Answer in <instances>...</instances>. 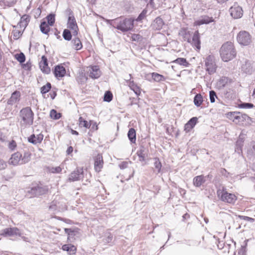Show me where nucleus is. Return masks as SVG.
<instances>
[{
    "instance_id": "obj_49",
    "label": "nucleus",
    "mask_w": 255,
    "mask_h": 255,
    "mask_svg": "<svg viewBox=\"0 0 255 255\" xmlns=\"http://www.w3.org/2000/svg\"><path fill=\"white\" fill-rule=\"evenodd\" d=\"M48 171L52 173H59L61 172L62 168L60 166L51 167L48 168Z\"/></svg>"
},
{
    "instance_id": "obj_10",
    "label": "nucleus",
    "mask_w": 255,
    "mask_h": 255,
    "mask_svg": "<svg viewBox=\"0 0 255 255\" xmlns=\"http://www.w3.org/2000/svg\"><path fill=\"white\" fill-rule=\"evenodd\" d=\"M230 14L235 19L240 18L243 15V10L240 6L235 4L229 9Z\"/></svg>"
},
{
    "instance_id": "obj_31",
    "label": "nucleus",
    "mask_w": 255,
    "mask_h": 255,
    "mask_svg": "<svg viewBox=\"0 0 255 255\" xmlns=\"http://www.w3.org/2000/svg\"><path fill=\"white\" fill-rule=\"evenodd\" d=\"M179 34L182 37L184 41H186L188 42H191L190 31L186 29H182L179 31Z\"/></svg>"
},
{
    "instance_id": "obj_32",
    "label": "nucleus",
    "mask_w": 255,
    "mask_h": 255,
    "mask_svg": "<svg viewBox=\"0 0 255 255\" xmlns=\"http://www.w3.org/2000/svg\"><path fill=\"white\" fill-rule=\"evenodd\" d=\"M31 153L28 151H24L22 153L21 157V164H23L28 163L31 159Z\"/></svg>"
},
{
    "instance_id": "obj_18",
    "label": "nucleus",
    "mask_w": 255,
    "mask_h": 255,
    "mask_svg": "<svg viewBox=\"0 0 255 255\" xmlns=\"http://www.w3.org/2000/svg\"><path fill=\"white\" fill-rule=\"evenodd\" d=\"M164 25L163 19L160 17H157L153 21L151 26L153 29L155 30H159L161 29Z\"/></svg>"
},
{
    "instance_id": "obj_16",
    "label": "nucleus",
    "mask_w": 255,
    "mask_h": 255,
    "mask_svg": "<svg viewBox=\"0 0 255 255\" xmlns=\"http://www.w3.org/2000/svg\"><path fill=\"white\" fill-rule=\"evenodd\" d=\"M22 157V152H16L11 155L9 159V163L13 165H17L21 164V157Z\"/></svg>"
},
{
    "instance_id": "obj_28",
    "label": "nucleus",
    "mask_w": 255,
    "mask_h": 255,
    "mask_svg": "<svg viewBox=\"0 0 255 255\" xmlns=\"http://www.w3.org/2000/svg\"><path fill=\"white\" fill-rule=\"evenodd\" d=\"M214 21L212 17H209L207 15L202 16L201 18L195 21V23L197 25H200L204 24H208Z\"/></svg>"
},
{
    "instance_id": "obj_41",
    "label": "nucleus",
    "mask_w": 255,
    "mask_h": 255,
    "mask_svg": "<svg viewBox=\"0 0 255 255\" xmlns=\"http://www.w3.org/2000/svg\"><path fill=\"white\" fill-rule=\"evenodd\" d=\"M79 126L81 127H85L86 128H89L91 125L86 120H85L82 117L79 119Z\"/></svg>"
},
{
    "instance_id": "obj_25",
    "label": "nucleus",
    "mask_w": 255,
    "mask_h": 255,
    "mask_svg": "<svg viewBox=\"0 0 255 255\" xmlns=\"http://www.w3.org/2000/svg\"><path fill=\"white\" fill-rule=\"evenodd\" d=\"M54 200L56 201V204L58 208V211L62 212L66 210L67 206L64 199L58 197Z\"/></svg>"
},
{
    "instance_id": "obj_43",
    "label": "nucleus",
    "mask_w": 255,
    "mask_h": 255,
    "mask_svg": "<svg viewBox=\"0 0 255 255\" xmlns=\"http://www.w3.org/2000/svg\"><path fill=\"white\" fill-rule=\"evenodd\" d=\"M65 232L67 234L68 236V239L70 238H73V236L76 235L78 233V231L77 230H73L71 229L65 228L64 229Z\"/></svg>"
},
{
    "instance_id": "obj_8",
    "label": "nucleus",
    "mask_w": 255,
    "mask_h": 255,
    "mask_svg": "<svg viewBox=\"0 0 255 255\" xmlns=\"http://www.w3.org/2000/svg\"><path fill=\"white\" fill-rule=\"evenodd\" d=\"M237 39L240 44L247 46L252 42V36L246 31H241L238 34Z\"/></svg>"
},
{
    "instance_id": "obj_1",
    "label": "nucleus",
    "mask_w": 255,
    "mask_h": 255,
    "mask_svg": "<svg viewBox=\"0 0 255 255\" xmlns=\"http://www.w3.org/2000/svg\"><path fill=\"white\" fill-rule=\"evenodd\" d=\"M107 24L123 32L131 30L134 20L131 18L118 17L114 19H106Z\"/></svg>"
},
{
    "instance_id": "obj_7",
    "label": "nucleus",
    "mask_w": 255,
    "mask_h": 255,
    "mask_svg": "<svg viewBox=\"0 0 255 255\" xmlns=\"http://www.w3.org/2000/svg\"><path fill=\"white\" fill-rule=\"evenodd\" d=\"M67 28L72 31V34L74 36H76L78 35L79 28L73 13L71 10L69 11L68 18Z\"/></svg>"
},
{
    "instance_id": "obj_42",
    "label": "nucleus",
    "mask_w": 255,
    "mask_h": 255,
    "mask_svg": "<svg viewBox=\"0 0 255 255\" xmlns=\"http://www.w3.org/2000/svg\"><path fill=\"white\" fill-rule=\"evenodd\" d=\"M50 117L54 120H58L61 117V114L58 113L56 110L52 109L50 113Z\"/></svg>"
},
{
    "instance_id": "obj_60",
    "label": "nucleus",
    "mask_w": 255,
    "mask_h": 255,
    "mask_svg": "<svg viewBox=\"0 0 255 255\" xmlns=\"http://www.w3.org/2000/svg\"><path fill=\"white\" fill-rule=\"evenodd\" d=\"M221 173L222 174V175L228 177V175H229V173L227 172V171L225 169L223 168L221 170Z\"/></svg>"
},
{
    "instance_id": "obj_38",
    "label": "nucleus",
    "mask_w": 255,
    "mask_h": 255,
    "mask_svg": "<svg viewBox=\"0 0 255 255\" xmlns=\"http://www.w3.org/2000/svg\"><path fill=\"white\" fill-rule=\"evenodd\" d=\"M193 102L196 106L198 107H200L203 102V99L202 95L201 94H197L194 98Z\"/></svg>"
},
{
    "instance_id": "obj_24",
    "label": "nucleus",
    "mask_w": 255,
    "mask_h": 255,
    "mask_svg": "<svg viewBox=\"0 0 255 255\" xmlns=\"http://www.w3.org/2000/svg\"><path fill=\"white\" fill-rule=\"evenodd\" d=\"M89 71V76L93 79H97L101 76V71L98 66L91 67Z\"/></svg>"
},
{
    "instance_id": "obj_62",
    "label": "nucleus",
    "mask_w": 255,
    "mask_h": 255,
    "mask_svg": "<svg viewBox=\"0 0 255 255\" xmlns=\"http://www.w3.org/2000/svg\"><path fill=\"white\" fill-rule=\"evenodd\" d=\"M73 151V148L72 146H69L68 147L67 149V151H66V153L67 154H71Z\"/></svg>"
},
{
    "instance_id": "obj_64",
    "label": "nucleus",
    "mask_w": 255,
    "mask_h": 255,
    "mask_svg": "<svg viewBox=\"0 0 255 255\" xmlns=\"http://www.w3.org/2000/svg\"><path fill=\"white\" fill-rule=\"evenodd\" d=\"M154 0H149V3L147 4V5H150L152 8H153L154 6Z\"/></svg>"
},
{
    "instance_id": "obj_59",
    "label": "nucleus",
    "mask_w": 255,
    "mask_h": 255,
    "mask_svg": "<svg viewBox=\"0 0 255 255\" xmlns=\"http://www.w3.org/2000/svg\"><path fill=\"white\" fill-rule=\"evenodd\" d=\"M132 90L137 95H139L140 94V91L139 88L138 86H135L134 87H133Z\"/></svg>"
},
{
    "instance_id": "obj_39",
    "label": "nucleus",
    "mask_w": 255,
    "mask_h": 255,
    "mask_svg": "<svg viewBox=\"0 0 255 255\" xmlns=\"http://www.w3.org/2000/svg\"><path fill=\"white\" fill-rule=\"evenodd\" d=\"M72 34L70 29H65L63 32V37L65 40L70 41L72 39Z\"/></svg>"
},
{
    "instance_id": "obj_47",
    "label": "nucleus",
    "mask_w": 255,
    "mask_h": 255,
    "mask_svg": "<svg viewBox=\"0 0 255 255\" xmlns=\"http://www.w3.org/2000/svg\"><path fill=\"white\" fill-rule=\"evenodd\" d=\"M56 201L53 200L50 204V206H49V209L51 212H53L54 213H56L57 212H59V211H58V208L56 206Z\"/></svg>"
},
{
    "instance_id": "obj_45",
    "label": "nucleus",
    "mask_w": 255,
    "mask_h": 255,
    "mask_svg": "<svg viewBox=\"0 0 255 255\" xmlns=\"http://www.w3.org/2000/svg\"><path fill=\"white\" fill-rule=\"evenodd\" d=\"M113 94L110 91H107L105 92L104 96V101L107 102H111L113 99Z\"/></svg>"
},
{
    "instance_id": "obj_20",
    "label": "nucleus",
    "mask_w": 255,
    "mask_h": 255,
    "mask_svg": "<svg viewBox=\"0 0 255 255\" xmlns=\"http://www.w3.org/2000/svg\"><path fill=\"white\" fill-rule=\"evenodd\" d=\"M41 58L42 61L39 63L41 70L43 73L49 74L50 72V69L48 67L47 59L45 56H42Z\"/></svg>"
},
{
    "instance_id": "obj_13",
    "label": "nucleus",
    "mask_w": 255,
    "mask_h": 255,
    "mask_svg": "<svg viewBox=\"0 0 255 255\" xmlns=\"http://www.w3.org/2000/svg\"><path fill=\"white\" fill-rule=\"evenodd\" d=\"M19 234V230L17 228H7L1 230L0 235L4 237H11Z\"/></svg>"
},
{
    "instance_id": "obj_19",
    "label": "nucleus",
    "mask_w": 255,
    "mask_h": 255,
    "mask_svg": "<svg viewBox=\"0 0 255 255\" xmlns=\"http://www.w3.org/2000/svg\"><path fill=\"white\" fill-rule=\"evenodd\" d=\"M232 82V80L227 77H222L217 82V86L219 89H222L228 86Z\"/></svg>"
},
{
    "instance_id": "obj_46",
    "label": "nucleus",
    "mask_w": 255,
    "mask_h": 255,
    "mask_svg": "<svg viewBox=\"0 0 255 255\" xmlns=\"http://www.w3.org/2000/svg\"><path fill=\"white\" fill-rule=\"evenodd\" d=\"M51 88V85L50 83L48 82L45 85L43 86L41 88V93L44 94L48 92Z\"/></svg>"
},
{
    "instance_id": "obj_11",
    "label": "nucleus",
    "mask_w": 255,
    "mask_h": 255,
    "mask_svg": "<svg viewBox=\"0 0 255 255\" xmlns=\"http://www.w3.org/2000/svg\"><path fill=\"white\" fill-rule=\"evenodd\" d=\"M83 168H77L69 175L68 180L70 182H73L80 180L83 179Z\"/></svg>"
},
{
    "instance_id": "obj_9",
    "label": "nucleus",
    "mask_w": 255,
    "mask_h": 255,
    "mask_svg": "<svg viewBox=\"0 0 255 255\" xmlns=\"http://www.w3.org/2000/svg\"><path fill=\"white\" fill-rule=\"evenodd\" d=\"M48 190L47 186L40 184L32 187L28 191V193L31 195L30 197H32L45 194L48 192Z\"/></svg>"
},
{
    "instance_id": "obj_51",
    "label": "nucleus",
    "mask_w": 255,
    "mask_h": 255,
    "mask_svg": "<svg viewBox=\"0 0 255 255\" xmlns=\"http://www.w3.org/2000/svg\"><path fill=\"white\" fill-rule=\"evenodd\" d=\"M239 107L243 109H251L254 107V105L250 103H242L239 105Z\"/></svg>"
},
{
    "instance_id": "obj_21",
    "label": "nucleus",
    "mask_w": 255,
    "mask_h": 255,
    "mask_svg": "<svg viewBox=\"0 0 255 255\" xmlns=\"http://www.w3.org/2000/svg\"><path fill=\"white\" fill-rule=\"evenodd\" d=\"M148 150L143 146H141L137 151L136 154L139 157L140 162L145 161L146 157L147 156Z\"/></svg>"
},
{
    "instance_id": "obj_17",
    "label": "nucleus",
    "mask_w": 255,
    "mask_h": 255,
    "mask_svg": "<svg viewBox=\"0 0 255 255\" xmlns=\"http://www.w3.org/2000/svg\"><path fill=\"white\" fill-rule=\"evenodd\" d=\"M191 43V44L195 47L197 50H200L201 46H200V35L198 31H196L192 38V40H191V42H190Z\"/></svg>"
},
{
    "instance_id": "obj_58",
    "label": "nucleus",
    "mask_w": 255,
    "mask_h": 255,
    "mask_svg": "<svg viewBox=\"0 0 255 255\" xmlns=\"http://www.w3.org/2000/svg\"><path fill=\"white\" fill-rule=\"evenodd\" d=\"M240 218H242L244 220L249 221L251 222H253L255 221L254 219L247 216H241Z\"/></svg>"
},
{
    "instance_id": "obj_40",
    "label": "nucleus",
    "mask_w": 255,
    "mask_h": 255,
    "mask_svg": "<svg viewBox=\"0 0 255 255\" xmlns=\"http://www.w3.org/2000/svg\"><path fill=\"white\" fill-rule=\"evenodd\" d=\"M55 15L54 13H50L46 16L47 24L50 26L53 25L55 21Z\"/></svg>"
},
{
    "instance_id": "obj_15",
    "label": "nucleus",
    "mask_w": 255,
    "mask_h": 255,
    "mask_svg": "<svg viewBox=\"0 0 255 255\" xmlns=\"http://www.w3.org/2000/svg\"><path fill=\"white\" fill-rule=\"evenodd\" d=\"M21 94L19 91H15L13 92L11 95L10 98L7 100L8 105H13L18 103L20 98Z\"/></svg>"
},
{
    "instance_id": "obj_30",
    "label": "nucleus",
    "mask_w": 255,
    "mask_h": 255,
    "mask_svg": "<svg viewBox=\"0 0 255 255\" xmlns=\"http://www.w3.org/2000/svg\"><path fill=\"white\" fill-rule=\"evenodd\" d=\"M150 75L151 76L152 79L156 82H160L166 80V78L164 76L157 73H151L150 75H148L147 77L150 76Z\"/></svg>"
},
{
    "instance_id": "obj_14",
    "label": "nucleus",
    "mask_w": 255,
    "mask_h": 255,
    "mask_svg": "<svg viewBox=\"0 0 255 255\" xmlns=\"http://www.w3.org/2000/svg\"><path fill=\"white\" fill-rule=\"evenodd\" d=\"M44 135L41 133H39L37 135L35 134H31L29 137H28V141L33 144H37L40 143L43 139Z\"/></svg>"
},
{
    "instance_id": "obj_36",
    "label": "nucleus",
    "mask_w": 255,
    "mask_h": 255,
    "mask_svg": "<svg viewBox=\"0 0 255 255\" xmlns=\"http://www.w3.org/2000/svg\"><path fill=\"white\" fill-rule=\"evenodd\" d=\"M172 62L181 66H183L185 67H188L190 65V63L184 58H178L174 60Z\"/></svg>"
},
{
    "instance_id": "obj_50",
    "label": "nucleus",
    "mask_w": 255,
    "mask_h": 255,
    "mask_svg": "<svg viewBox=\"0 0 255 255\" xmlns=\"http://www.w3.org/2000/svg\"><path fill=\"white\" fill-rule=\"evenodd\" d=\"M147 10L146 9H144L139 14L138 16L137 17L136 20L137 21H141L143 19L146 15Z\"/></svg>"
},
{
    "instance_id": "obj_4",
    "label": "nucleus",
    "mask_w": 255,
    "mask_h": 255,
    "mask_svg": "<svg viewBox=\"0 0 255 255\" xmlns=\"http://www.w3.org/2000/svg\"><path fill=\"white\" fill-rule=\"evenodd\" d=\"M217 194L218 198L223 202L230 204H234L237 200V197L235 194L229 193L227 191L226 188L223 187L218 189Z\"/></svg>"
},
{
    "instance_id": "obj_27",
    "label": "nucleus",
    "mask_w": 255,
    "mask_h": 255,
    "mask_svg": "<svg viewBox=\"0 0 255 255\" xmlns=\"http://www.w3.org/2000/svg\"><path fill=\"white\" fill-rule=\"evenodd\" d=\"M154 163L153 165L154 167L153 168V172L157 175L160 173L161 171V167L162 164L159 160V159L157 157H155L153 158Z\"/></svg>"
},
{
    "instance_id": "obj_56",
    "label": "nucleus",
    "mask_w": 255,
    "mask_h": 255,
    "mask_svg": "<svg viewBox=\"0 0 255 255\" xmlns=\"http://www.w3.org/2000/svg\"><path fill=\"white\" fill-rule=\"evenodd\" d=\"M16 147V143L14 140L11 141L8 144V147L11 150H14Z\"/></svg>"
},
{
    "instance_id": "obj_22",
    "label": "nucleus",
    "mask_w": 255,
    "mask_h": 255,
    "mask_svg": "<svg viewBox=\"0 0 255 255\" xmlns=\"http://www.w3.org/2000/svg\"><path fill=\"white\" fill-rule=\"evenodd\" d=\"M54 74L56 78H62L66 74L65 68L63 66L57 65L54 68Z\"/></svg>"
},
{
    "instance_id": "obj_53",
    "label": "nucleus",
    "mask_w": 255,
    "mask_h": 255,
    "mask_svg": "<svg viewBox=\"0 0 255 255\" xmlns=\"http://www.w3.org/2000/svg\"><path fill=\"white\" fill-rule=\"evenodd\" d=\"M248 241H245V245L244 246H242L241 249L238 251V254L239 255H246V246L247 245Z\"/></svg>"
},
{
    "instance_id": "obj_23",
    "label": "nucleus",
    "mask_w": 255,
    "mask_h": 255,
    "mask_svg": "<svg viewBox=\"0 0 255 255\" xmlns=\"http://www.w3.org/2000/svg\"><path fill=\"white\" fill-rule=\"evenodd\" d=\"M198 122L197 117H193L185 125L184 130L186 132L190 131L196 125Z\"/></svg>"
},
{
    "instance_id": "obj_33",
    "label": "nucleus",
    "mask_w": 255,
    "mask_h": 255,
    "mask_svg": "<svg viewBox=\"0 0 255 255\" xmlns=\"http://www.w3.org/2000/svg\"><path fill=\"white\" fill-rule=\"evenodd\" d=\"M30 19L28 15L24 14L20 18V21L18 23L20 27L25 28L28 24Z\"/></svg>"
},
{
    "instance_id": "obj_2",
    "label": "nucleus",
    "mask_w": 255,
    "mask_h": 255,
    "mask_svg": "<svg viewBox=\"0 0 255 255\" xmlns=\"http://www.w3.org/2000/svg\"><path fill=\"white\" fill-rule=\"evenodd\" d=\"M19 118L21 127H29L33 124L34 113L30 107H25L19 111Z\"/></svg>"
},
{
    "instance_id": "obj_35",
    "label": "nucleus",
    "mask_w": 255,
    "mask_h": 255,
    "mask_svg": "<svg viewBox=\"0 0 255 255\" xmlns=\"http://www.w3.org/2000/svg\"><path fill=\"white\" fill-rule=\"evenodd\" d=\"M50 26L45 21H42L40 25V31L43 34H48L50 29Z\"/></svg>"
},
{
    "instance_id": "obj_48",
    "label": "nucleus",
    "mask_w": 255,
    "mask_h": 255,
    "mask_svg": "<svg viewBox=\"0 0 255 255\" xmlns=\"http://www.w3.org/2000/svg\"><path fill=\"white\" fill-rule=\"evenodd\" d=\"M209 97H210V100L211 103H213L215 102L216 98L218 99L216 93L213 91L211 90L209 92Z\"/></svg>"
},
{
    "instance_id": "obj_34",
    "label": "nucleus",
    "mask_w": 255,
    "mask_h": 255,
    "mask_svg": "<svg viewBox=\"0 0 255 255\" xmlns=\"http://www.w3.org/2000/svg\"><path fill=\"white\" fill-rule=\"evenodd\" d=\"M71 42L73 44V48L76 50H80L83 47L82 43L78 37L73 38V39H72Z\"/></svg>"
},
{
    "instance_id": "obj_3",
    "label": "nucleus",
    "mask_w": 255,
    "mask_h": 255,
    "mask_svg": "<svg viewBox=\"0 0 255 255\" xmlns=\"http://www.w3.org/2000/svg\"><path fill=\"white\" fill-rule=\"evenodd\" d=\"M220 53L222 60L225 62H228L233 59L236 55V51L233 43L229 41L222 45Z\"/></svg>"
},
{
    "instance_id": "obj_44",
    "label": "nucleus",
    "mask_w": 255,
    "mask_h": 255,
    "mask_svg": "<svg viewBox=\"0 0 255 255\" xmlns=\"http://www.w3.org/2000/svg\"><path fill=\"white\" fill-rule=\"evenodd\" d=\"M14 57L20 63H22L25 61V56L22 52L15 54Z\"/></svg>"
},
{
    "instance_id": "obj_61",
    "label": "nucleus",
    "mask_w": 255,
    "mask_h": 255,
    "mask_svg": "<svg viewBox=\"0 0 255 255\" xmlns=\"http://www.w3.org/2000/svg\"><path fill=\"white\" fill-rule=\"evenodd\" d=\"M50 97L52 99H54L57 95L56 92L52 91L50 93Z\"/></svg>"
},
{
    "instance_id": "obj_52",
    "label": "nucleus",
    "mask_w": 255,
    "mask_h": 255,
    "mask_svg": "<svg viewBox=\"0 0 255 255\" xmlns=\"http://www.w3.org/2000/svg\"><path fill=\"white\" fill-rule=\"evenodd\" d=\"M13 35V38L15 40L18 39L22 34V32L19 30H13L12 31Z\"/></svg>"
},
{
    "instance_id": "obj_54",
    "label": "nucleus",
    "mask_w": 255,
    "mask_h": 255,
    "mask_svg": "<svg viewBox=\"0 0 255 255\" xmlns=\"http://www.w3.org/2000/svg\"><path fill=\"white\" fill-rule=\"evenodd\" d=\"M232 94L231 93V89H229L228 90H226L224 92V97L226 98H227L228 99L232 98Z\"/></svg>"
},
{
    "instance_id": "obj_57",
    "label": "nucleus",
    "mask_w": 255,
    "mask_h": 255,
    "mask_svg": "<svg viewBox=\"0 0 255 255\" xmlns=\"http://www.w3.org/2000/svg\"><path fill=\"white\" fill-rule=\"evenodd\" d=\"M128 163L127 161H123L120 164L119 167L121 169H124L128 167Z\"/></svg>"
},
{
    "instance_id": "obj_37",
    "label": "nucleus",
    "mask_w": 255,
    "mask_h": 255,
    "mask_svg": "<svg viewBox=\"0 0 255 255\" xmlns=\"http://www.w3.org/2000/svg\"><path fill=\"white\" fill-rule=\"evenodd\" d=\"M128 136L131 143H134L136 141V131L133 128H130L128 133Z\"/></svg>"
},
{
    "instance_id": "obj_26",
    "label": "nucleus",
    "mask_w": 255,
    "mask_h": 255,
    "mask_svg": "<svg viewBox=\"0 0 255 255\" xmlns=\"http://www.w3.org/2000/svg\"><path fill=\"white\" fill-rule=\"evenodd\" d=\"M206 181L205 177L203 175L195 176L193 180V184L196 187H200Z\"/></svg>"
},
{
    "instance_id": "obj_12",
    "label": "nucleus",
    "mask_w": 255,
    "mask_h": 255,
    "mask_svg": "<svg viewBox=\"0 0 255 255\" xmlns=\"http://www.w3.org/2000/svg\"><path fill=\"white\" fill-rule=\"evenodd\" d=\"M94 168L96 172H99L101 171L103 167L104 161L103 156L101 154L98 155L94 157Z\"/></svg>"
},
{
    "instance_id": "obj_6",
    "label": "nucleus",
    "mask_w": 255,
    "mask_h": 255,
    "mask_svg": "<svg viewBox=\"0 0 255 255\" xmlns=\"http://www.w3.org/2000/svg\"><path fill=\"white\" fill-rule=\"evenodd\" d=\"M205 69L208 73L212 75L216 72L217 66L215 62L214 56L208 55L205 60Z\"/></svg>"
},
{
    "instance_id": "obj_55",
    "label": "nucleus",
    "mask_w": 255,
    "mask_h": 255,
    "mask_svg": "<svg viewBox=\"0 0 255 255\" xmlns=\"http://www.w3.org/2000/svg\"><path fill=\"white\" fill-rule=\"evenodd\" d=\"M113 240V235L111 233H108L107 237L104 239L103 241L105 243H109Z\"/></svg>"
},
{
    "instance_id": "obj_29",
    "label": "nucleus",
    "mask_w": 255,
    "mask_h": 255,
    "mask_svg": "<svg viewBox=\"0 0 255 255\" xmlns=\"http://www.w3.org/2000/svg\"><path fill=\"white\" fill-rule=\"evenodd\" d=\"M62 249L63 251L67 252L68 254L70 255H74L76 252V248L72 244L64 245L62 246Z\"/></svg>"
},
{
    "instance_id": "obj_5",
    "label": "nucleus",
    "mask_w": 255,
    "mask_h": 255,
    "mask_svg": "<svg viewBox=\"0 0 255 255\" xmlns=\"http://www.w3.org/2000/svg\"><path fill=\"white\" fill-rule=\"evenodd\" d=\"M227 118L236 124H240L245 121H251V119L246 114L240 112H229L227 114Z\"/></svg>"
},
{
    "instance_id": "obj_63",
    "label": "nucleus",
    "mask_w": 255,
    "mask_h": 255,
    "mask_svg": "<svg viewBox=\"0 0 255 255\" xmlns=\"http://www.w3.org/2000/svg\"><path fill=\"white\" fill-rule=\"evenodd\" d=\"M243 141L242 140L241 135H240L239 139L237 141V145H239L240 146H241V144Z\"/></svg>"
}]
</instances>
